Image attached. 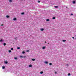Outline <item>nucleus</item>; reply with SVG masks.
<instances>
[{
  "label": "nucleus",
  "mask_w": 76,
  "mask_h": 76,
  "mask_svg": "<svg viewBox=\"0 0 76 76\" xmlns=\"http://www.w3.org/2000/svg\"><path fill=\"white\" fill-rule=\"evenodd\" d=\"M6 18H10V16L9 15H7Z\"/></svg>",
  "instance_id": "f257e3e1"
},
{
  "label": "nucleus",
  "mask_w": 76,
  "mask_h": 76,
  "mask_svg": "<svg viewBox=\"0 0 76 76\" xmlns=\"http://www.w3.org/2000/svg\"><path fill=\"white\" fill-rule=\"evenodd\" d=\"M44 30V29L43 28H42L40 29V31H43Z\"/></svg>",
  "instance_id": "f03ea898"
},
{
  "label": "nucleus",
  "mask_w": 76,
  "mask_h": 76,
  "mask_svg": "<svg viewBox=\"0 0 76 76\" xmlns=\"http://www.w3.org/2000/svg\"><path fill=\"white\" fill-rule=\"evenodd\" d=\"M28 67H32V65H31V64L29 65V66H28Z\"/></svg>",
  "instance_id": "7ed1b4c3"
},
{
  "label": "nucleus",
  "mask_w": 76,
  "mask_h": 76,
  "mask_svg": "<svg viewBox=\"0 0 76 76\" xmlns=\"http://www.w3.org/2000/svg\"><path fill=\"white\" fill-rule=\"evenodd\" d=\"M40 74H42V73H44V72L42 71H41L40 72Z\"/></svg>",
  "instance_id": "20e7f679"
},
{
  "label": "nucleus",
  "mask_w": 76,
  "mask_h": 76,
  "mask_svg": "<svg viewBox=\"0 0 76 76\" xmlns=\"http://www.w3.org/2000/svg\"><path fill=\"white\" fill-rule=\"evenodd\" d=\"M45 64H48V62H47V61H46L45 62Z\"/></svg>",
  "instance_id": "39448f33"
},
{
  "label": "nucleus",
  "mask_w": 76,
  "mask_h": 76,
  "mask_svg": "<svg viewBox=\"0 0 76 76\" xmlns=\"http://www.w3.org/2000/svg\"><path fill=\"white\" fill-rule=\"evenodd\" d=\"M13 20H16V18H14Z\"/></svg>",
  "instance_id": "423d86ee"
},
{
  "label": "nucleus",
  "mask_w": 76,
  "mask_h": 76,
  "mask_svg": "<svg viewBox=\"0 0 76 76\" xmlns=\"http://www.w3.org/2000/svg\"><path fill=\"white\" fill-rule=\"evenodd\" d=\"M2 69H5V66H2Z\"/></svg>",
  "instance_id": "0eeeda50"
},
{
  "label": "nucleus",
  "mask_w": 76,
  "mask_h": 76,
  "mask_svg": "<svg viewBox=\"0 0 76 76\" xmlns=\"http://www.w3.org/2000/svg\"><path fill=\"white\" fill-rule=\"evenodd\" d=\"M3 41V40L2 39H1L0 40V42H2Z\"/></svg>",
  "instance_id": "6e6552de"
},
{
  "label": "nucleus",
  "mask_w": 76,
  "mask_h": 76,
  "mask_svg": "<svg viewBox=\"0 0 76 76\" xmlns=\"http://www.w3.org/2000/svg\"><path fill=\"white\" fill-rule=\"evenodd\" d=\"M62 41L63 42H66V40H62Z\"/></svg>",
  "instance_id": "1a4fd4ad"
},
{
  "label": "nucleus",
  "mask_w": 76,
  "mask_h": 76,
  "mask_svg": "<svg viewBox=\"0 0 76 76\" xmlns=\"http://www.w3.org/2000/svg\"><path fill=\"white\" fill-rule=\"evenodd\" d=\"M42 48V49H45V46H44Z\"/></svg>",
  "instance_id": "9d476101"
},
{
  "label": "nucleus",
  "mask_w": 76,
  "mask_h": 76,
  "mask_svg": "<svg viewBox=\"0 0 76 76\" xmlns=\"http://www.w3.org/2000/svg\"><path fill=\"white\" fill-rule=\"evenodd\" d=\"M54 7H55V8H58V7L57 6H55Z\"/></svg>",
  "instance_id": "9b49d317"
},
{
  "label": "nucleus",
  "mask_w": 76,
  "mask_h": 76,
  "mask_svg": "<svg viewBox=\"0 0 76 76\" xmlns=\"http://www.w3.org/2000/svg\"><path fill=\"white\" fill-rule=\"evenodd\" d=\"M14 59H15V60H17V59H18V58L15 57V58H14Z\"/></svg>",
  "instance_id": "f8f14e48"
},
{
  "label": "nucleus",
  "mask_w": 76,
  "mask_h": 76,
  "mask_svg": "<svg viewBox=\"0 0 76 76\" xmlns=\"http://www.w3.org/2000/svg\"><path fill=\"white\" fill-rule=\"evenodd\" d=\"M32 61H35V59H34V58H33L32 59Z\"/></svg>",
  "instance_id": "ddd939ff"
},
{
  "label": "nucleus",
  "mask_w": 76,
  "mask_h": 76,
  "mask_svg": "<svg viewBox=\"0 0 76 76\" xmlns=\"http://www.w3.org/2000/svg\"><path fill=\"white\" fill-rule=\"evenodd\" d=\"M72 3H73L74 4H75V1H73L72 2Z\"/></svg>",
  "instance_id": "4468645a"
},
{
  "label": "nucleus",
  "mask_w": 76,
  "mask_h": 76,
  "mask_svg": "<svg viewBox=\"0 0 76 76\" xmlns=\"http://www.w3.org/2000/svg\"><path fill=\"white\" fill-rule=\"evenodd\" d=\"M52 19H56V17H53L52 18Z\"/></svg>",
  "instance_id": "2eb2a0df"
},
{
  "label": "nucleus",
  "mask_w": 76,
  "mask_h": 76,
  "mask_svg": "<svg viewBox=\"0 0 76 76\" xmlns=\"http://www.w3.org/2000/svg\"><path fill=\"white\" fill-rule=\"evenodd\" d=\"M6 45V43H4V46H5Z\"/></svg>",
  "instance_id": "dca6fc26"
},
{
  "label": "nucleus",
  "mask_w": 76,
  "mask_h": 76,
  "mask_svg": "<svg viewBox=\"0 0 76 76\" xmlns=\"http://www.w3.org/2000/svg\"><path fill=\"white\" fill-rule=\"evenodd\" d=\"M20 58H23V56H20Z\"/></svg>",
  "instance_id": "f3484780"
},
{
  "label": "nucleus",
  "mask_w": 76,
  "mask_h": 76,
  "mask_svg": "<svg viewBox=\"0 0 76 76\" xmlns=\"http://www.w3.org/2000/svg\"><path fill=\"white\" fill-rule=\"evenodd\" d=\"M46 21H47V22H48V21H49V19H47L46 20Z\"/></svg>",
  "instance_id": "a211bd4d"
},
{
  "label": "nucleus",
  "mask_w": 76,
  "mask_h": 76,
  "mask_svg": "<svg viewBox=\"0 0 76 76\" xmlns=\"http://www.w3.org/2000/svg\"><path fill=\"white\" fill-rule=\"evenodd\" d=\"M49 65H50V66H51V65H52V63H49Z\"/></svg>",
  "instance_id": "6ab92c4d"
},
{
  "label": "nucleus",
  "mask_w": 76,
  "mask_h": 76,
  "mask_svg": "<svg viewBox=\"0 0 76 76\" xmlns=\"http://www.w3.org/2000/svg\"><path fill=\"white\" fill-rule=\"evenodd\" d=\"M12 0H9V2H10V3H11V2H12Z\"/></svg>",
  "instance_id": "aec40b11"
},
{
  "label": "nucleus",
  "mask_w": 76,
  "mask_h": 76,
  "mask_svg": "<svg viewBox=\"0 0 76 76\" xmlns=\"http://www.w3.org/2000/svg\"><path fill=\"white\" fill-rule=\"evenodd\" d=\"M9 53H11V52H12V51H11V50H9Z\"/></svg>",
  "instance_id": "412c9836"
},
{
  "label": "nucleus",
  "mask_w": 76,
  "mask_h": 76,
  "mask_svg": "<svg viewBox=\"0 0 76 76\" xmlns=\"http://www.w3.org/2000/svg\"><path fill=\"white\" fill-rule=\"evenodd\" d=\"M24 13H25L22 12L21 13V15H24Z\"/></svg>",
  "instance_id": "4be33fe9"
},
{
  "label": "nucleus",
  "mask_w": 76,
  "mask_h": 76,
  "mask_svg": "<svg viewBox=\"0 0 76 76\" xmlns=\"http://www.w3.org/2000/svg\"><path fill=\"white\" fill-rule=\"evenodd\" d=\"M17 49H18V50H19V49H20V47H18L17 48Z\"/></svg>",
  "instance_id": "5701e85b"
},
{
  "label": "nucleus",
  "mask_w": 76,
  "mask_h": 76,
  "mask_svg": "<svg viewBox=\"0 0 76 76\" xmlns=\"http://www.w3.org/2000/svg\"><path fill=\"white\" fill-rule=\"evenodd\" d=\"M68 76H70V73H68Z\"/></svg>",
  "instance_id": "b1692460"
},
{
  "label": "nucleus",
  "mask_w": 76,
  "mask_h": 76,
  "mask_svg": "<svg viewBox=\"0 0 76 76\" xmlns=\"http://www.w3.org/2000/svg\"><path fill=\"white\" fill-rule=\"evenodd\" d=\"M25 52H24V51H23L22 52V53L23 54H25Z\"/></svg>",
  "instance_id": "393cba45"
},
{
  "label": "nucleus",
  "mask_w": 76,
  "mask_h": 76,
  "mask_svg": "<svg viewBox=\"0 0 76 76\" xmlns=\"http://www.w3.org/2000/svg\"><path fill=\"white\" fill-rule=\"evenodd\" d=\"M5 64H7V61L5 62Z\"/></svg>",
  "instance_id": "a878e982"
},
{
  "label": "nucleus",
  "mask_w": 76,
  "mask_h": 76,
  "mask_svg": "<svg viewBox=\"0 0 76 76\" xmlns=\"http://www.w3.org/2000/svg\"><path fill=\"white\" fill-rule=\"evenodd\" d=\"M26 52H29V51L28 50H27V51H26Z\"/></svg>",
  "instance_id": "bb28decb"
},
{
  "label": "nucleus",
  "mask_w": 76,
  "mask_h": 76,
  "mask_svg": "<svg viewBox=\"0 0 76 76\" xmlns=\"http://www.w3.org/2000/svg\"><path fill=\"white\" fill-rule=\"evenodd\" d=\"M66 66H69V64H66Z\"/></svg>",
  "instance_id": "cd10ccee"
},
{
  "label": "nucleus",
  "mask_w": 76,
  "mask_h": 76,
  "mask_svg": "<svg viewBox=\"0 0 76 76\" xmlns=\"http://www.w3.org/2000/svg\"><path fill=\"white\" fill-rule=\"evenodd\" d=\"M38 3H41V1H38Z\"/></svg>",
  "instance_id": "c85d7f7f"
},
{
  "label": "nucleus",
  "mask_w": 76,
  "mask_h": 76,
  "mask_svg": "<svg viewBox=\"0 0 76 76\" xmlns=\"http://www.w3.org/2000/svg\"><path fill=\"white\" fill-rule=\"evenodd\" d=\"M11 50H13V48H11Z\"/></svg>",
  "instance_id": "c756f323"
},
{
  "label": "nucleus",
  "mask_w": 76,
  "mask_h": 76,
  "mask_svg": "<svg viewBox=\"0 0 76 76\" xmlns=\"http://www.w3.org/2000/svg\"><path fill=\"white\" fill-rule=\"evenodd\" d=\"M55 74H57V72H55Z\"/></svg>",
  "instance_id": "7c9ffc66"
},
{
  "label": "nucleus",
  "mask_w": 76,
  "mask_h": 76,
  "mask_svg": "<svg viewBox=\"0 0 76 76\" xmlns=\"http://www.w3.org/2000/svg\"><path fill=\"white\" fill-rule=\"evenodd\" d=\"M71 15H73V14H71Z\"/></svg>",
  "instance_id": "2f4dec72"
},
{
  "label": "nucleus",
  "mask_w": 76,
  "mask_h": 76,
  "mask_svg": "<svg viewBox=\"0 0 76 76\" xmlns=\"http://www.w3.org/2000/svg\"><path fill=\"white\" fill-rule=\"evenodd\" d=\"M3 24H1V26H3Z\"/></svg>",
  "instance_id": "473e14b6"
},
{
  "label": "nucleus",
  "mask_w": 76,
  "mask_h": 76,
  "mask_svg": "<svg viewBox=\"0 0 76 76\" xmlns=\"http://www.w3.org/2000/svg\"><path fill=\"white\" fill-rule=\"evenodd\" d=\"M72 38H73V39H74V38H75L74 37H72Z\"/></svg>",
  "instance_id": "72a5a7b5"
},
{
  "label": "nucleus",
  "mask_w": 76,
  "mask_h": 76,
  "mask_svg": "<svg viewBox=\"0 0 76 76\" xmlns=\"http://www.w3.org/2000/svg\"><path fill=\"white\" fill-rule=\"evenodd\" d=\"M45 43H47V42L46 41L45 42Z\"/></svg>",
  "instance_id": "f704fd0d"
},
{
  "label": "nucleus",
  "mask_w": 76,
  "mask_h": 76,
  "mask_svg": "<svg viewBox=\"0 0 76 76\" xmlns=\"http://www.w3.org/2000/svg\"><path fill=\"white\" fill-rule=\"evenodd\" d=\"M66 8H67V9H68V8L67 7H66Z\"/></svg>",
  "instance_id": "c9c22d12"
},
{
  "label": "nucleus",
  "mask_w": 76,
  "mask_h": 76,
  "mask_svg": "<svg viewBox=\"0 0 76 76\" xmlns=\"http://www.w3.org/2000/svg\"><path fill=\"white\" fill-rule=\"evenodd\" d=\"M48 44H49V43H48Z\"/></svg>",
  "instance_id": "e433bc0d"
},
{
  "label": "nucleus",
  "mask_w": 76,
  "mask_h": 76,
  "mask_svg": "<svg viewBox=\"0 0 76 76\" xmlns=\"http://www.w3.org/2000/svg\"><path fill=\"white\" fill-rule=\"evenodd\" d=\"M75 39H76V38H75Z\"/></svg>",
  "instance_id": "4c0bfd02"
}]
</instances>
